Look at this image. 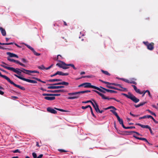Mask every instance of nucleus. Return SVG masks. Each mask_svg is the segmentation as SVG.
Listing matches in <instances>:
<instances>
[{"label": "nucleus", "instance_id": "obj_1", "mask_svg": "<svg viewBox=\"0 0 158 158\" xmlns=\"http://www.w3.org/2000/svg\"><path fill=\"white\" fill-rule=\"evenodd\" d=\"M0 76L9 82L11 84L23 90H25V89L24 87L15 84L13 81H11L10 78L8 77L7 76L2 74L0 72Z\"/></svg>", "mask_w": 158, "mask_h": 158}, {"label": "nucleus", "instance_id": "obj_2", "mask_svg": "<svg viewBox=\"0 0 158 158\" xmlns=\"http://www.w3.org/2000/svg\"><path fill=\"white\" fill-rule=\"evenodd\" d=\"M123 95L125 96L127 98L131 99L135 103H137L138 102V99L136 98L133 94H132L130 92H128V94H123Z\"/></svg>", "mask_w": 158, "mask_h": 158}, {"label": "nucleus", "instance_id": "obj_3", "mask_svg": "<svg viewBox=\"0 0 158 158\" xmlns=\"http://www.w3.org/2000/svg\"><path fill=\"white\" fill-rule=\"evenodd\" d=\"M93 91H94V92H95L98 95H99L100 96H101L102 97V99H108V100H114L118 102H121L120 100H117L114 98H109L108 97L105 96V95L103 94H102V93H100V92H98V91L97 90H93Z\"/></svg>", "mask_w": 158, "mask_h": 158}, {"label": "nucleus", "instance_id": "obj_4", "mask_svg": "<svg viewBox=\"0 0 158 158\" xmlns=\"http://www.w3.org/2000/svg\"><path fill=\"white\" fill-rule=\"evenodd\" d=\"M14 75L16 77H18L19 79H20L22 80H23L25 81H26L27 82H28L31 83H37V82L36 81L31 80L30 79H28L25 78L21 76H18L16 74H14Z\"/></svg>", "mask_w": 158, "mask_h": 158}, {"label": "nucleus", "instance_id": "obj_5", "mask_svg": "<svg viewBox=\"0 0 158 158\" xmlns=\"http://www.w3.org/2000/svg\"><path fill=\"white\" fill-rule=\"evenodd\" d=\"M18 72V73H16L17 74L19 75H21V73L22 72H23L24 73L30 75V72L29 70H26L23 68H21V69H20L19 68H16L15 69Z\"/></svg>", "mask_w": 158, "mask_h": 158}, {"label": "nucleus", "instance_id": "obj_6", "mask_svg": "<svg viewBox=\"0 0 158 158\" xmlns=\"http://www.w3.org/2000/svg\"><path fill=\"white\" fill-rule=\"evenodd\" d=\"M144 44L147 47V48L148 50L152 51L154 48V44L153 42L149 43L148 41L143 42Z\"/></svg>", "mask_w": 158, "mask_h": 158}, {"label": "nucleus", "instance_id": "obj_7", "mask_svg": "<svg viewBox=\"0 0 158 158\" xmlns=\"http://www.w3.org/2000/svg\"><path fill=\"white\" fill-rule=\"evenodd\" d=\"M61 63H57L56 64V66H57L60 68H62L64 69H68L69 68L67 67L66 66L67 64H65L64 62L58 60Z\"/></svg>", "mask_w": 158, "mask_h": 158}, {"label": "nucleus", "instance_id": "obj_8", "mask_svg": "<svg viewBox=\"0 0 158 158\" xmlns=\"http://www.w3.org/2000/svg\"><path fill=\"white\" fill-rule=\"evenodd\" d=\"M87 93V90L83 91L77 92L69 93L68 94L70 96H73L74 95L80 94H84Z\"/></svg>", "mask_w": 158, "mask_h": 158}, {"label": "nucleus", "instance_id": "obj_9", "mask_svg": "<svg viewBox=\"0 0 158 158\" xmlns=\"http://www.w3.org/2000/svg\"><path fill=\"white\" fill-rule=\"evenodd\" d=\"M1 66L2 67H3V68H4L7 69L15 73H18V72L13 67H8V66H6L4 65H2V64H1Z\"/></svg>", "mask_w": 158, "mask_h": 158}, {"label": "nucleus", "instance_id": "obj_10", "mask_svg": "<svg viewBox=\"0 0 158 158\" xmlns=\"http://www.w3.org/2000/svg\"><path fill=\"white\" fill-rule=\"evenodd\" d=\"M84 87L85 88H91L95 89L96 86L92 85L90 83L85 82L84 83Z\"/></svg>", "mask_w": 158, "mask_h": 158}, {"label": "nucleus", "instance_id": "obj_11", "mask_svg": "<svg viewBox=\"0 0 158 158\" xmlns=\"http://www.w3.org/2000/svg\"><path fill=\"white\" fill-rule=\"evenodd\" d=\"M146 93H148V95H149V96L150 97V98H152V96L151 95V94H150V93L149 92V91L148 90H146V91H140L139 89V94H142V97H143L144 96L145 94Z\"/></svg>", "mask_w": 158, "mask_h": 158}, {"label": "nucleus", "instance_id": "obj_12", "mask_svg": "<svg viewBox=\"0 0 158 158\" xmlns=\"http://www.w3.org/2000/svg\"><path fill=\"white\" fill-rule=\"evenodd\" d=\"M64 88V86L61 85V86H49L48 87V89H60Z\"/></svg>", "mask_w": 158, "mask_h": 158}, {"label": "nucleus", "instance_id": "obj_13", "mask_svg": "<svg viewBox=\"0 0 158 158\" xmlns=\"http://www.w3.org/2000/svg\"><path fill=\"white\" fill-rule=\"evenodd\" d=\"M47 110L48 112L52 114H56L57 113L56 111L50 107H48Z\"/></svg>", "mask_w": 158, "mask_h": 158}, {"label": "nucleus", "instance_id": "obj_14", "mask_svg": "<svg viewBox=\"0 0 158 158\" xmlns=\"http://www.w3.org/2000/svg\"><path fill=\"white\" fill-rule=\"evenodd\" d=\"M60 94H45L44 93L42 94L43 96H60Z\"/></svg>", "mask_w": 158, "mask_h": 158}, {"label": "nucleus", "instance_id": "obj_15", "mask_svg": "<svg viewBox=\"0 0 158 158\" xmlns=\"http://www.w3.org/2000/svg\"><path fill=\"white\" fill-rule=\"evenodd\" d=\"M47 91L48 92L51 93H59V92H65L64 90L63 89L56 90H48Z\"/></svg>", "mask_w": 158, "mask_h": 158}, {"label": "nucleus", "instance_id": "obj_16", "mask_svg": "<svg viewBox=\"0 0 158 158\" xmlns=\"http://www.w3.org/2000/svg\"><path fill=\"white\" fill-rule=\"evenodd\" d=\"M56 75H59L61 76H67L69 75V73H64L61 71H58L56 72Z\"/></svg>", "mask_w": 158, "mask_h": 158}, {"label": "nucleus", "instance_id": "obj_17", "mask_svg": "<svg viewBox=\"0 0 158 158\" xmlns=\"http://www.w3.org/2000/svg\"><path fill=\"white\" fill-rule=\"evenodd\" d=\"M93 101L94 102V103L95 104V106H94V108L96 111L97 113L98 112V111L99 110V106L97 104V103L94 100H93Z\"/></svg>", "mask_w": 158, "mask_h": 158}, {"label": "nucleus", "instance_id": "obj_18", "mask_svg": "<svg viewBox=\"0 0 158 158\" xmlns=\"http://www.w3.org/2000/svg\"><path fill=\"white\" fill-rule=\"evenodd\" d=\"M6 54L10 57H16L17 58L19 57V56L13 53H12L10 52H7Z\"/></svg>", "mask_w": 158, "mask_h": 158}, {"label": "nucleus", "instance_id": "obj_19", "mask_svg": "<svg viewBox=\"0 0 158 158\" xmlns=\"http://www.w3.org/2000/svg\"><path fill=\"white\" fill-rule=\"evenodd\" d=\"M100 87L102 89H105V90H106V92H110V93H117V92L115 91L107 89H106L104 88H103L102 86H100Z\"/></svg>", "mask_w": 158, "mask_h": 158}, {"label": "nucleus", "instance_id": "obj_20", "mask_svg": "<svg viewBox=\"0 0 158 158\" xmlns=\"http://www.w3.org/2000/svg\"><path fill=\"white\" fill-rule=\"evenodd\" d=\"M0 30L2 35L5 36L6 35V31L5 29L1 27H0Z\"/></svg>", "mask_w": 158, "mask_h": 158}, {"label": "nucleus", "instance_id": "obj_21", "mask_svg": "<svg viewBox=\"0 0 158 158\" xmlns=\"http://www.w3.org/2000/svg\"><path fill=\"white\" fill-rule=\"evenodd\" d=\"M95 89L98 90L100 91L101 92L103 93H106V90L105 89H103L101 88L100 87V88L96 86Z\"/></svg>", "mask_w": 158, "mask_h": 158}, {"label": "nucleus", "instance_id": "obj_22", "mask_svg": "<svg viewBox=\"0 0 158 158\" xmlns=\"http://www.w3.org/2000/svg\"><path fill=\"white\" fill-rule=\"evenodd\" d=\"M74 96L69 97L68 98L69 99H77L80 97V94L74 95Z\"/></svg>", "mask_w": 158, "mask_h": 158}, {"label": "nucleus", "instance_id": "obj_23", "mask_svg": "<svg viewBox=\"0 0 158 158\" xmlns=\"http://www.w3.org/2000/svg\"><path fill=\"white\" fill-rule=\"evenodd\" d=\"M44 98L48 100L52 101L54 100L55 99V97H45Z\"/></svg>", "mask_w": 158, "mask_h": 158}, {"label": "nucleus", "instance_id": "obj_24", "mask_svg": "<svg viewBox=\"0 0 158 158\" xmlns=\"http://www.w3.org/2000/svg\"><path fill=\"white\" fill-rule=\"evenodd\" d=\"M62 80L58 79H50L47 80V81L50 82H54L55 81H61Z\"/></svg>", "mask_w": 158, "mask_h": 158}, {"label": "nucleus", "instance_id": "obj_25", "mask_svg": "<svg viewBox=\"0 0 158 158\" xmlns=\"http://www.w3.org/2000/svg\"><path fill=\"white\" fill-rule=\"evenodd\" d=\"M117 85H120V86L116 85V86H118L119 87L121 88V89H120L118 88V89L117 90H119V91H125L127 89L126 88H124L123 87H122V85H121L119 84H117Z\"/></svg>", "mask_w": 158, "mask_h": 158}, {"label": "nucleus", "instance_id": "obj_26", "mask_svg": "<svg viewBox=\"0 0 158 158\" xmlns=\"http://www.w3.org/2000/svg\"><path fill=\"white\" fill-rule=\"evenodd\" d=\"M15 63L16 64H19V65L23 67H26V65L20 62L18 60H15Z\"/></svg>", "mask_w": 158, "mask_h": 158}, {"label": "nucleus", "instance_id": "obj_27", "mask_svg": "<svg viewBox=\"0 0 158 158\" xmlns=\"http://www.w3.org/2000/svg\"><path fill=\"white\" fill-rule=\"evenodd\" d=\"M105 83L107 84L108 85H119H119H117V84L114 83H110L109 82L105 81Z\"/></svg>", "mask_w": 158, "mask_h": 158}, {"label": "nucleus", "instance_id": "obj_28", "mask_svg": "<svg viewBox=\"0 0 158 158\" xmlns=\"http://www.w3.org/2000/svg\"><path fill=\"white\" fill-rule=\"evenodd\" d=\"M101 72L104 74L105 75H108V76H110V74L107 71H104L103 70H101Z\"/></svg>", "mask_w": 158, "mask_h": 158}, {"label": "nucleus", "instance_id": "obj_29", "mask_svg": "<svg viewBox=\"0 0 158 158\" xmlns=\"http://www.w3.org/2000/svg\"><path fill=\"white\" fill-rule=\"evenodd\" d=\"M139 126H141L142 128H146L148 129L149 127H150L148 125H143L140 124H139Z\"/></svg>", "mask_w": 158, "mask_h": 158}, {"label": "nucleus", "instance_id": "obj_30", "mask_svg": "<svg viewBox=\"0 0 158 158\" xmlns=\"http://www.w3.org/2000/svg\"><path fill=\"white\" fill-rule=\"evenodd\" d=\"M69 85V83L68 82L65 81H63L60 82V85H63L66 86H68Z\"/></svg>", "mask_w": 158, "mask_h": 158}, {"label": "nucleus", "instance_id": "obj_31", "mask_svg": "<svg viewBox=\"0 0 158 158\" xmlns=\"http://www.w3.org/2000/svg\"><path fill=\"white\" fill-rule=\"evenodd\" d=\"M54 109L56 110L62 112H68L69 111L68 110H66L61 109L57 108H54Z\"/></svg>", "mask_w": 158, "mask_h": 158}, {"label": "nucleus", "instance_id": "obj_32", "mask_svg": "<svg viewBox=\"0 0 158 158\" xmlns=\"http://www.w3.org/2000/svg\"><path fill=\"white\" fill-rule=\"evenodd\" d=\"M38 68L40 69L44 70L46 69V68H45L43 65H42L40 66H39L38 67Z\"/></svg>", "mask_w": 158, "mask_h": 158}, {"label": "nucleus", "instance_id": "obj_33", "mask_svg": "<svg viewBox=\"0 0 158 158\" xmlns=\"http://www.w3.org/2000/svg\"><path fill=\"white\" fill-rule=\"evenodd\" d=\"M66 66H70L72 67L74 70L77 69V68L75 67L74 65L73 64H67Z\"/></svg>", "mask_w": 158, "mask_h": 158}, {"label": "nucleus", "instance_id": "obj_34", "mask_svg": "<svg viewBox=\"0 0 158 158\" xmlns=\"http://www.w3.org/2000/svg\"><path fill=\"white\" fill-rule=\"evenodd\" d=\"M106 87L107 88H110V89H115V90H117L118 89V88H116L115 87H114V86H109V85H106Z\"/></svg>", "mask_w": 158, "mask_h": 158}, {"label": "nucleus", "instance_id": "obj_35", "mask_svg": "<svg viewBox=\"0 0 158 158\" xmlns=\"http://www.w3.org/2000/svg\"><path fill=\"white\" fill-rule=\"evenodd\" d=\"M25 45L29 48V49H30L32 51L34 50V49L32 48V47H31V46H30V45L27 44H25Z\"/></svg>", "mask_w": 158, "mask_h": 158}, {"label": "nucleus", "instance_id": "obj_36", "mask_svg": "<svg viewBox=\"0 0 158 158\" xmlns=\"http://www.w3.org/2000/svg\"><path fill=\"white\" fill-rule=\"evenodd\" d=\"M117 118L120 124H123V121L122 119L120 118L119 117Z\"/></svg>", "mask_w": 158, "mask_h": 158}, {"label": "nucleus", "instance_id": "obj_37", "mask_svg": "<svg viewBox=\"0 0 158 158\" xmlns=\"http://www.w3.org/2000/svg\"><path fill=\"white\" fill-rule=\"evenodd\" d=\"M113 109L115 110H117V109L115 107H114V106H111L108 107L107 108H106V109L107 110V109Z\"/></svg>", "mask_w": 158, "mask_h": 158}, {"label": "nucleus", "instance_id": "obj_38", "mask_svg": "<svg viewBox=\"0 0 158 158\" xmlns=\"http://www.w3.org/2000/svg\"><path fill=\"white\" fill-rule=\"evenodd\" d=\"M32 52H33L34 54L36 56H39L40 55V53H38L34 49L33 51Z\"/></svg>", "mask_w": 158, "mask_h": 158}, {"label": "nucleus", "instance_id": "obj_39", "mask_svg": "<svg viewBox=\"0 0 158 158\" xmlns=\"http://www.w3.org/2000/svg\"><path fill=\"white\" fill-rule=\"evenodd\" d=\"M132 86L133 87L135 90L138 93V89H137L136 87L134 85H132Z\"/></svg>", "mask_w": 158, "mask_h": 158}, {"label": "nucleus", "instance_id": "obj_40", "mask_svg": "<svg viewBox=\"0 0 158 158\" xmlns=\"http://www.w3.org/2000/svg\"><path fill=\"white\" fill-rule=\"evenodd\" d=\"M15 43H12V42L10 43H2V45H9L13 44H15Z\"/></svg>", "mask_w": 158, "mask_h": 158}, {"label": "nucleus", "instance_id": "obj_41", "mask_svg": "<svg viewBox=\"0 0 158 158\" xmlns=\"http://www.w3.org/2000/svg\"><path fill=\"white\" fill-rule=\"evenodd\" d=\"M91 77L90 76H83L79 78H78L77 79V80L80 79L82 78H91Z\"/></svg>", "mask_w": 158, "mask_h": 158}, {"label": "nucleus", "instance_id": "obj_42", "mask_svg": "<svg viewBox=\"0 0 158 158\" xmlns=\"http://www.w3.org/2000/svg\"><path fill=\"white\" fill-rule=\"evenodd\" d=\"M147 111H148L152 115H153L155 117L156 116V115L154 113L152 112L149 110H147Z\"/></svg>", "mask_w": 158, "mask_h": 158}, {"label": "nucleus", "instance_id": "obj_43", "mask_svg": "<svg viewBox=\"0 0 158 158\" xmlns=\"http://www.w3.org/2000/svg\"><path fill=\"white\" fill-rule=\"evenodd\" d=\"M147 103V102H140L139 104V107L140 106H142L144 104H145L146 103Z\"/></svg>", "mask_w": 158, "mask_h": 158}, {"label": "nucleus", "instance_id": "obj_44", "mask_svg": "<svg viewBox=\"0 0 158 158\" xmlns=\"http://www.w3.org/2000/svg\"><path fill=\"white\" fill-rule=\"evenodd\" d=\"M7 60H9L10 61H11V62H15V60L13 59H10V58L9 57H7Z\"/></svg>", "mask_w": 158, "mask_h": 158}, {"label": "nucleus", "instance_id": "obj_45", "mask_svg": "<svg viewBox=\"0 0 158 158\" xmlns=\"http://www.w3.org/2000/svg\"><path fill=\"white\" fill-rule=\"evenodd\" d=\"M21 60L22 62L24 63H26L28 62V61L25 58H22Z\"/></svg>", "mask_w": 158, "mask_h": 158}, {"label": "nucleus", "instance_id": "obj_46", "mask_svg": "<svg viewBox=\"0 0 158 158\" xmlns=\"http://www.w3.org/2000/svg\"><path fill=\"white\" fill-rule=\"evenodd\" d=\"M32 78H33V79H35V80H37V81H40V82H41V81H42L41 79H40L38 78H36V77H33Z\"/></svg>", "mask_w": 158, "mask_h": 158}, {"label": "nucleus", "instance_id": "obj_47", "mask_svg": "<svg viewBox=\"0 0 158 158\" xmlns=\"http://www.w3.org/2000/svg\"><path fill=\"white\" fill-rule=\"evenodd\" d=\"M58 150L61 152H68L67 151L62 149H59Z\"/></svg>", "mask_w": 158, "mask_h": 158}, {"label": "nucleus", "instance_id": "obj_48", "mask_svg": "<svg viewBox=\"0 0 158 158\" xmlns=\"http://www.w3.org/2000/svg\"><path fill=\"white\" fill-rule=\"evenodd\" d=\"M139 140H144V141H145V142L147 141V140L146 138H143L139 137Z\"/></svg>", "mask_w": 158, "mask_h": 158}, {"label": "nucleus", "instance_id": "obj_49", "mask_svg": "<svg viewBox=\"0 0 158 158\" xmlns=\"http://www.w3.org/2000/svg\"><path fill=\"white\" fill-rule=\"evenodd\" d=\"M90 110V111H91V114H92V115H93V116L94 117V118H96V116L94 114L93 112V109L92 108H91Z\"/></svg>", "mask_w": 158, "mask_h": 158}, {"label": "nucleus", "instance_id": "obj_50", "mask_svg": "<svg viewBox=\"0 0 158 158\" xmlns=\"http://www.w3.org/2000/svg\"><path fill=\"white\" fill-rule=\"evenodd\" d=\"M32 155L33 157V158H36L37 155L36 153H35V152H33L32 153Z\"/></svg>", "mask_w": 158, "mask_h": 158}, {"label": "nucleus", "instance_id": "obj_51", "mask_svg": "<svg viewBox=\"0 0 158 158\" xmlns=\"http://www.w3.org/2000/svg\"><path fill=\"white\" fill-rule=\"evenodd\" d=\"M149 129V130L150 131V133L152 135H154V133H153V132H152V130L151 128L149 127V128H148Z\"/></svg>", "mask_w": 158, "mask_h": 158}, {"label": "nucleus", "instance_id": "obj_52", "mask_svg": "<svg viewBox=\"0 0 158 158\" xmlns=\"http://www.w3.org/2000/svg\"><path fill=\"white\" fill-rule=\"evenodd\" d=\"M47 85H60V82H58L56 83H55L52 84H48Z\"/></svg>", "mask_w": 158, "mask_h": 158}, {"label": "nucleus", "instance_id": "obj_53", "mask_svg": "<svg viewBox=\"0 0 158 158\" xmlns=\"http://www.w3.org/2000/svg\"><path fill=\"white\" fill-rule=\"evenodd\" d=\"M123 81H125V82H126V83H132V82H129V80H127V79H125V78H124Z\"/></svg>", "mask_w": 158, "mask_h": 158}, {"label": "nucleus", "instance_id": "obj_54", "mask_svg": "<svg viewBox=\"0 0 158 158\" xmlns=\"http://www.w3.org/2000/svg\"><path fill=\"white\" fill-rule=\"evenodd\" d=\"M130 114L132 116H133V117H138V115H135V114H132L131 112H130Z\"/></svg>", "mask_w": 158, "mask_h": 158}, {"label": "nucleus", "instance_id": "obj_55", "mask_svg": "<svg viewBox=\"0 0 158 158\" xmlns=\"http://www.w3.org/2000/svg\"><path fill=\"white\" fill-rule=\"evenodd\" d=\"M113 114L117 118L119 117L116 111L114 112Z\"/></svg>", "mask_w": 158, "mask_h": 158}, {"label": "nucleus", "instance_id": "obj_56", "mask_svg": "<svg viewBox=\"0 0 158 158\" xmlns=\"http://www.w3.org/2000/svg\"><path fill=\"white\" fill-rule=\"evenodd\" d=\"M53 65V64H52L50 66H49V67L46 68V70H48L50 69L51 67H52V66Z\"/></svg>", "mask_w": 158, "mask_h": 158}, {"label": "nucleus", "instance_id": "obj_57", "mask_svg": "<svg viewBox=\"0 0 158 158\" xmlns=\"http://www.w3.org/2000/svg\"><path fill=\"white\" fill-rule=\"evenodd\" d=\"M147 118H152V120H153V119H154V118L151 115H147Z\"/></svg>", "mask_w": 158, "mask_h": 158}, {"label": "nucleus", "instance_id": "obj_58", "mask_svg": "<svg viewBox=\"0 0 158 158\" xmlns=\"http://www.w3.org/2000/svg\"><path fill=\"white\" fill-rule=\"evenodd\" d=\"M135 128V127H127L126 129H132V128Z\"/></svg>", "mask_w": 158, "mask_h": 158}, {"label": "nucleus", "instance_id": "obj_59", "mask_svg": "<svg viewBox=\"0 0 158 158\" xmlns=\"http://www.w3.org/2000/svg\"><path fill=\"white\" fill-rule=\"evenodd\" d=\"M147 118V115H145L144 116H143L142 117H140L139 118V119H142L143 118Z\"/></svg>", "mask_w": 158, "mask_h": 158}, {"label": "nucleus", "instance_id": "obj_60", "mask_svg": "<svg viewBox=\"0 0 158 158\" xmlns=\"http://www.w3.org/2000/svg\"><path fill=\"white\" fill-rule=\"evenodd\" d=\"M14 153L20 152L19 150V149H16L13 152Z\"/></svg>", "mask_w": 158, "mask_h": 158}, {"label": "nucleus", "instance_id": "obj_61", "mask_svg": "<svg viewBox=\"0 0 158 158\" xmlns=\"http://www.w3.org/2000/svg\"><path fill=\"white\" fill-rule=\"evenodd\" d=\"M91 102V100H89L85 102H82V103H86L88 102Z\"/></svg>", "mask_w": 158, "mask_h": 158}, {"label": "nucleus", "instance_id": "obj_62", "mask_svg": "<svg viewBox=\"0 0 158 158\" xmlns=\"http://www.w3.org/2000/svg\"><path fill=\"white\" fill-rule=\"evenodd\" d=\"M93 106V107H94V106H95V104L94 103L91 101V102H90Z\"/></svg>", "mask_w": 158, "mask_h": 158}, {"label": "nucleus", "instance_id": "obj_63", "mask_svg": "<svg viewBox=\"0 0 158 158\" xmlns=\"http://www.w3.org/2000/svg\"><path fill=\"white\" fill-rule=\"evenodd\" d=\"M84 86V83L78 85V87H81Z\"/></svg>", "mask_w": 158, "mask_h": 158}, {"label": "nucleus", "instance_id": "obj_64", "mask_svg": "<svg viewBox=\"0 0 158 158\" xmlns=\"http://www.w3.org/2000/svg\"><path fill=\"white\" fill-rule=\"evenodd\" d=\"M12 98H13L15 99H17L18 98V97L17 96H12Z\"/></svg>", "mask_w": 158, "mask_h": 158}]
</instances>
